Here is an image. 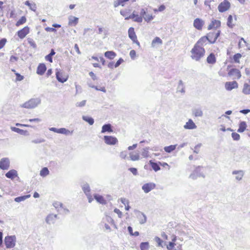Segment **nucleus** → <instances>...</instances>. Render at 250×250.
Returning a JSON list of instances; mask_svg holds the SVG:
<instances>
[{
	"mask_svg": "<svg viewBox=\"0 0 250 250\" xmlns=\"http://www.w3.org/2000/svg\"><path fill=\"white\" fill-rule=\"evenodd\" d=\"M191 58L196 61H199L205 55V50L202 46L195 44L191 50Z\"/></svg>",
	"mask_w": 250,
	"mask_h": 250,
	"instance_id": "1",
	"label": "nucleus"
},
{
	"mask_svg": "<svg viewBox=\"0 0 250 250\" xmlns=\"http://www.w3.org/2000/svg\"><path fill=\"white\" fill-rule=\"evenodd\" d=\"M41 103L40 98H31L28 101L21 104L20 106L27 109H33L37 107Z\"/></svg>",
	"mask_w": 250,
	"mask_h": 250,
	"instance_id": "2",
	"label": "nucleus"
},
{
	"mask_svg": "<svg viewBox=\"0 0 250 250\" xmlns=\"http://www.w3.org/2000/svg\"><path fill=\"white\" fill-rule=\"evenodd\" d=\"M202 167L200 166L197 167L194 171L190 174L189 177L193 180L196 179L198 177H203L205 178V174L201 171V168Z\"/></svg>",
	"mask_w": 250,
	"mask_h": 250,
	"instance_id": "3",
	"label": "nucleus"
},
{
	"mask_svg": "<svg viewBox=\"0 0 250 250\" xmlns=\"http://www.w3.org/2000/svg\"><path fill=\"white\" fill-rule=\"evenodd\" d=\"M15 236H8L5 238L4 243L6 247L8 249L12 248L15 246Z\"/></svg>",
	"mask_w": 250,
	"mask_h": 250,
	"instance_id": "4",
	"label": "nucleus"
},
{
	"mask_svg": "<svg viewBox=\"0 0 250 250\" xmlns=\"http://www.w3.org/2000/svg\"><path fill=\"white\" fill-rule=\"evenodd\" d=\"M230 7V2L227 0H224L219 4L218 7V9L220 12L222 13L227 11L229 9Z\"/></svg>",
	"mask_w": 250,
	"mask_h": 250,
	"instance_id": "5",
	"label": "nucleus"
},
{
	"mask_svg": "<svg viewBox=\"0 0 250 250\" xmlns=\"http://www.w3.org/2000/svg\"><path fill=\"white\" fill-rule=\"evenodd\" d=\"M56 75L57 80L62 83H63L67 81L68 79V76L65 75L62 72L60 71V69H56Z\"/></svg>",
	"mask_w": 250,
	"mask_h": 250,
	"instance_id": "6",
	"label": "nucleus"
},
{
	"mask_svg": "<svg viewBox=\"0 0 250 250\" xmlns=\"http://www.w3.org/2000/svg\"><path fill=\"white\" fill-rule=\"evenodd\" d=\"M156 187L155 184L153 183H148L145 184L142 187L145 193H147Z\"/></svg>",
	"mask_w": 250,
	"mask_h": 250,
	"instance_id": "7",
	"label": "nucleus"
},
{
	"mask_svg": "<svg viewBox=\"0 0 250 250\" xmlns=\"http://www.w3.org/2000/svg\"><path fill=\"white\" fill-rule=\"evenodd\" d=\"M104 142L108 145H114L118 142L117 139L111 136H104Z\"/></svg>",
	"mask_w": 250,
	"mask_h": 250,
	"instance_id": "8",
	"label": "nucleus"
},
{
	"mask_svg": "<svg viewBox=\"0 0 250 250\" xmlns=\"http://www.w3.org/2000/svg\"><path fill=\"white\" fill-rule=\"evenodd\" d=\"M10 166V161L8 158H3L0 161V168L3 170L8 169Z\"/></svg>",
	"mask_w": 250,
	"mask_h": 250,
	"instance_id": "9",
	"label": "nucleus"
},
{
	"mask_svg": "<svg viewBox=\"0 0 250 250\" xmlns=\"http://www.w3.org/2000/svg\"><path fill=\"white\" fill-rule=\"evenodd\" d=\"M225 88L228 91H231L233 89L238 87V83L236 81L228 82L225 83Z\"/></svg>",
	"mask_w": 250,
	"mask_h": 250,
	"instance_id": "10",
	"label": "nucleus"
},
{
	"mask_svg": "<svg viewBox=\"0 0 250 250\" xmlns=\"http://www.w3.org/2000/svg\"><path fill=\"white\" fill-rule=\"evenodd\" d=\"M228 74L230 76L234 77V79H239L241 77L240 71L238 69L235 68L230 69Z\"/></svg>",
	"mask_w": 250,
	"mask_h": 250,
	"instance_id": "11",
	"label": "nucleus"
},
{
	"mask_svg": "<svg viewBox=\"0 0 250 250\" xmlns=\"http://www.w3.org/2000/svg\"><path fill=\"white\" fill-rule=\"evenodd\" d=\"M204 24V21L201 19L196 18L194 20L193 22L194 27L197 29L200 30Z\"/></svg>",
	"mask_w": 250,
	"mask_h": 250,
	"instance_id": "12",
	"label": "nucleus"
},
{
	"mask_svg": "<svg viewBox=\"0 0 250 250\" xmlns=\"http://www.w3.org/2000/svg\"><path fill=\"white\" fill-rule=\"evenodd\" d=\"M29 32V28L28 26H25L22 29L17 32V34L20 39H23Z\"/></svg>",
	"mask_w": 250,
	"mask_h": 250,
	"instance_id": "13",
	"label": "nucleus"
},
{
	"mask_svg": "<svg viewBox=\"0 0 250 250\" xmlns=\"http://www.w3.org/2000/svg\"><path fill=\"white\" fill-rule=\"evenodd\" d=\"M220 34V31H218L217 32H210L208 33L209 37L210 38L209 43H214Z\"/></svg>",
	"mask_w": 250,
	"mask_h": 250,
	"instance_id": "14",
	"label": "nucleus"
},
{
	"mask_svg": "<svg viewBox=\"0 0 250 250\" xmlns=\"http://www.w3.org/2000/svg\"><path fill=\"white\" fill-rule=\"evenodd\" d=\"M210 38L209 37V35L208 36H204L201 38L196 43V45H197L199 46H202L205 44H206V42L208 41L209 42Z\"/></svg>",
	"mask_w": 250,
	"mask_h": 250,
	"instance_id": "15",
	"label": "nucleus"
},
{
	"mask_svg": "<svg viewBox=\"0 0 250 250\" xmlns=\"http://www.w3.org/2000/svg\"><path fill=\"white\" fill-rule=\"evenodd\" d=\"M137 217L139 220V223L140 224H144L146 221V215L141 211H138Z\"/></svg>",
	"mask_w": 250,
	"mask_h": 250,
	"instance_id": "16",
	"label": "nucleus"
},
{
	"mask_svg": "<svg viewBox=\"0 0 250 250\" xmlns=\"http://www.w3.org/2000/svg\"><path fill=\"white\" fill-rule=\"evenodd\" d=\"M233 175H236L235 179L238 181H240L242 179L244 175V172L243 170H233L232 172Z\"/></svg>",
	"mask_w": 250,
	"mask_h": 250,
	"instance_id": "17",
	"label": "nucleus"
},
{
	"mask_svg": "<svg viewBox=\"0 0 250 250\" xmlns=\"http://www.w3.org/2000/svg\"><path fill=\"white\" fill-rule=\"evenodd\" d=\"M184 128L193 129L197 127V126L191 119H189L184 126Z\"/></svg>",
	"mask_w": 250,
	"mask_h": 250,
	"instance_id": "18",
	"label": "nucleus"
},
{
	"mask_svg": "<svg viewBox=\"0 0 250 250\" xmlns=\"http://www.w3.org/2000/svg\"><path fill=\"white\" fill-rule=\"evenodd\" d=\"M5 176L12 180L14 179L18 176L17 171L15 169H11L5 174Z\"/></svg>",
	"mask_w": 250,
	"mask_h": 250,
	"instance_id": "19",
	"label": "nucleus"
},
{
	"mask_svg": "<svg viewBox=\"0 0 250 250\" xmlns=\"http://www.w3.org/2000/svg\"><path fill=\"white\" fill-rule=\"evenodd\" d=\"M46 70V67L44 63H40L37 68V73L42 75Z\"/></svg>",
	"mask_w": 250,
	"mask_h": 250,
	"instance_id": "20",
	"label": "nucleus"
},
{
	"mask_svg": "<svg viewBox=\"0 0 250 250\" xmlns=\"http://www.w3.org/2000/svg\"><path fill=\"white\" fill-rule=\"evenodd\" d=\"M106 132H112V125L110 124H105L102 126L101 132L104 133Z\"/></svg>",
	"mask_w": 250,
	"mask_h": 250,
	"instance_id": "21",
	"label": "nucleus"
},
{
	"mask_svg": "<svg viewBox=\"0 0 250 250\" xmlns=\"http://www.w3.org/2000/svg\"><path fill=\"white\" fill-rule=\"evenodd\" d=\"M128 37L132 41H134L137 39V36L133 27H130L128 30Z\"/></svg>",
	"mask_w": 250,
	"mask_h": 250,
	"instance_id": "22",
	"label": "nucleus"
},
{
	"mask_svg": "<svg viewBox=\"0 0 250 250\" xmlns=\"http://www.w3.org/2000/svg\"><path fill=\"white\" fill-rule=\"evenodd\" d=\"M129 0H116L114 1L113 5L114 7H117L120 5L124 6L126 2L128 1Z\"/></svg>",
	"mask_w": 250,
	"mask_h": 250,
	"instance_id": "23",
	"label": "nucleus"
},
{
	"mask_svg": "<svg viewBox=\"0 0 250 250\" xmlns=\"http://www.w3.org/2000/svg\"><path fill=\"white\" fill-rule=\"evenodd\" d=\"M68 24L69 25H72L73 24L75 26L78 23L79 19L77 17L70 16L68 18Z\"/></svg>",
	"mask_w": 250,
	"mask_h": 250,
	"instance_id": "24",
	"label": "nucleus"
},
{
	"mask_svg": "<svg viewBox=\"0 0 250 250\" xmlns=\"http://www.w3.org/2000/svg\"><path fill=\"white\" fill-rule=\"evenodd\" d=\"M129 154L130 160L133 161H138L140 159V155L138 153H134L133 152H131Z\"/></svg>",
	"mask_w": 250,
	"mask_h": 250,
	"instance_id": "25",
	"label": "nucleus"
},
{
	"mask_svg": "<svg viewBox=\"0 0 250 250\" xmlns=\"http://www.w3.org/2000/svg\"><path fill=\"white\" fill-rule=\"evenodd\" d=\"M116 56V54L112 51H108L104 53V56L110 60L113 59Z\"/></svg>",
	"mask_w": 250,
	"mask_h": 250,
	"instance_id": "26",
	"label": "nucleus"
},
{
	"mask_svg": "<svg viewBox=\"0 0 250 250\" xmlns=\"http://www.w3.org/2000/svg\"><path fill=\"white\" fill-rule=\"evenodd\" d=\"M207 61L210 64H214L216 62V58L213 53H210L207 57Z\"/></svg>",
	"mask_w": 250,
	"mask_h": 250,
	"instance_id": "27",
	"label": "nucleus"
},
{
	"mask_svg": "<svg viewBox=\"0 0 250 250\" xmlns=\"http://www.w3.org/2000/svg\"><path fill=\"white\" fill-rule=\"evenodd\" d=\"M30 196L31 195L30 194H28V195H23V196L16 197L14 199V201L16 202L19 203L21 201H24L25 200H26L27 198H29L30 197Z\"/></svg>",
	"mask_w": 250,
	"mask_h": 250,
	"instance_id": "28",
	"label": "nucleus"
},
{
	"mask_svg": "<svg viewBox=\"0 0 250 250\" xmlns=\"http://www.w3.org/2000/svg\"><path fill=\"white\" fill-rule=\"evenodd\" d=\"M247 125L245 122L242 121L240 122L239 126V128L237 131L239 133L243 132L246 129Z\"/></svg>",
	"mask_w": 250,
	"mask_h": 250,
	"instance_id": "29",
	"label": "nucleus"
},
{
	"mask_svg": "<svg viewBox=\"0 0 250 250\" xmlns=\"http://www.w3.org/2000/svg\"><path fill=\"white\" fill-rule=\"evenodd\" d=\"M11 129L15 132H17L21 135H25L27 132L26 130H24L16 127H11Z\"/></svg>",
	"mask_w": 250,
	"mask_h": 250,
	"instance_id": "30",
	"label": "nucleus"
},
{
	"mask_svg": "<svg viewBox=\"0 0 250 250\" xmlns=\"http://www.w3.org/2000/svg\"><path fill=\"white\" fill-rule=\"evenodd\" d=\"M177 91L183 93L185 92V86L182 80H180L179 82V84L177 87Z\"/></svg>",
	"mask_w": 250,
	"mask_h": 250,
	"instance_id": "31",
	"label": "nucleus"
},
{
	"mask_svg": "<svg viewBox=\"0 0 250 250\" xmlns=\"http://www.w3.org/2000/svg\"><path fill=\"white\" fill-rule=\"evenodd\" d=\"M45 221L48 224H54L55 223V219L53 214L48 215L46 218Z\"/></svg>",
	"mask_w": 250,
	"mask_h": 250,
	"instance_id": "32",
	"label": "nucleus"
},
{
	"mask_svg": "<svg viewBox=\"0 0 250 250\" xmlns=\"http://www.w3.org/2000/svg\"><path fill=\"white\" fill-rule=\"evenodd\" d=\"M149 163L155 171H157L160 169V167L157 163L152 162V160H150Z\"/></svg>",
	"mask_w": 250,
	"mask_h": 250,
	"instance_id": "33",
	"label": "nucleus"
},
{
	"mask_svg": "<svg viewBox=\"0 0 250 250\" xmlns=\"http://www.w3.org/2000/svg\"><path fill=\"white\" fill-rule=\"evenodd\" d=\"M94 198L96 200V201L102 204H105V201L104 198V197L99 195L95 194L94 195Z\"/></svg>",
	"mask_w": 250,
	"mask_h": 250,
	"instance_id": "34",
	"label": "nucleus"
},
{
	"mask_svg": "<svg viewBox=\"0 0 250 250\" xmlns=\"http://www.w3.org/2000/svg\"><path fill=\"white\" fill-rule=\"evenodd\" d=\"M82 119L85 122H87L90 125H92L94 124V119L90 117L83 116Z\"/></svg>",
	"mask_w": 250,
	"mask_h": 250,
	"instance_id": "35",
	"label": "nucleus"
},
{
	"mask_svg": "<svg viewBox=\"0 0 250 250\" xmlns=\"http://www.w3.org/2000/svg\"><path fill=\"white\" fill-rule=\"evenodd\" d=\"M24 4H25V5L29 6V8L31 10H32L33 11H36L37 7H36V5L35 3H30V2L29 1L27 0L25 2Z\"/></svg>",
	"mask_w": 250,
	"mask_h": 250,
	"instance_id": "36",
	"label": "nucleus"
},
{
	"mask_svg": "<svg viewBox=\"0 0 250 250\" xmlns=\"http://www.w3.org/2000/svg\"><path fill=\"white\" fill-rule=\"evenodd\" d=\"M176 145H170L164 147V150L167 153H170L172 151L175 149Z\"/></svg>",
	"mask_w": 250,
	"mask_h": 250,
	"instance_id": "37",
	"label": "nucleus"
},
{
	"mask_svg": "<svg viewBox=\"0 0 250 250\" xmlns=\"http://www.w3.org/2000/svg\"><path fill=\"white\" fill-rule=\"evenodd\" d=\"M141 250H147L149 248V243L142 242L140 245Z\"/></svg>",
	"mask_w": 250,
	"mask_h": 250,
	"instance_id": "38",
	"label": "nucleus"
},
{
	"mask_svg": "<svg viewBox=\"0 0 250 250\" xmlns=\"http://www.w3.org/2000/svg\"><path fill=\"white\" fill-rule=\"evenodd\" d=\"M193 113L195 117H202L203 114L202 110L199 108L194 109Z\"/></svg>",
	"mask_w": 250,
	"mask_h": 250,
	"instance_id": "39",
	"label": "nucleus"
},
{
	"mask_svg": "<svg viewBox=\"0 0 250 250\" xmlns=\"http://www.w3.org/2000/svg\"><path fill=\"white\" fill-rule=\"evenodd\" d=\"M83 190L84 192V193L86 195V196H88V194H90V187L88 184H85L83 185Z\"/></svg>",
	"mask_w": 250,
	"mask_h": 250,
	"instance_id": "40",
	"label": "nucleus"
},
{
	"mask_svg": "<svg viewBox=\"0 0 250 250\" xmlns=\"http://www.w3.org/2000/svg\"><path fill=\"white\" fill-rule=\"evenodd\" d=\"M49 173V171L48 169L45 167L42 168V169L40 171V175L42 177H45L48 175Z\"/></svg>",
	"mask_w": 250,
	"mask_h": 250,
	"instance_id": "41",
	"label": "nucleus"
},
{
	"mask_svg": "<svg viewBox=\"0 0 250 250\" xmlns=\"http://www.w3.org/2000/svg\"><path fill=\"white\" fill-rule=\"evenodd\" d=\"M58 211L59 212L60 214H67L69 212V209L64 208L63 206L60 208V209H58Z\"/></svg>",
	"mask_w": 250,
	"mask_h": 250,
	"instance_id": "42",
	"label": "nucleus"
},
{
	"mask_svg": "<svg viewBox=\"0 0 250 250\" xmlns=\"http://www.w3.org/2000/svg\"><path fill=\"white\" fill-rule=\"evenodd\" d=\"M26 21V19L24 16H22L21 18L16 23V25L18 26L24 23H25Z\"/></svg>",
	"mask_w": 250,
	"mask_h": 250,
	"instance_id": "43",
	"label": "nucleus"
},
{
	"mask_svg": "<svg viewBox=\"0 0 250 250\" xmlns=\"http://www.w3.org/2000/svg\"><path fill=\"white\" fill-rule=\"evenodd\" d=\"M155 43L162 44V40L158 37H155L153 39V40L152 41V45L153 46L154 44Z\"/></svg>",
	"mask_w": 250,
	"mask_h": 250,
	"instance_id": "44",
	"label": "nucleus"
},
{
	"mask_svg": "<svg viewBox=\"0 0 250 250\" xmlns=\"http://www.w3.org/2000/svg\"><path fill=\"white\" fill-rule=\"evenodd\" d=\"M70 133V131L68 129H66L65 128H59V131H58V133L63 134L65 135H67Z\"/></svg>",
	"mask_w": 250,
	"mask_h": 250,
	"instance_id": "45",
	"label": "nucleus"
},
{
	"mask_svg": "<svg viewBox=\"0 0 250 250\" xmlns=\"http://www.w3.org/2000/svg\"><path fill=\"white\" fill-rule=\"evenodd\" d=\"M88 85L90 87H91L92 88H94L98 91H102L104 93L106 92V89L104 87H101L100 88H98V86L92 85H90V84H88Z\"/></svg>",
	"mask_w": 250,
	"mask_h": 250,
	"instance_id": "46",
	"label": "nucleus"
},
{
	"mask_svg": "<svg viewBox=\"0 0 250 250\" xmlns=\"http://www.w3.org/2000/svg\"><path fill=\"white\" fill-rule=\"evenodd\" d=\"M143 18L145 21L148 22L153 19V17L151 15L146 14Z\"/></svg>",
	"mask_w": 250,
	"mask_h": 250,
	"instance_id": "47",
	"label": "nucleus"
},
{
	"mask_svg": "<svg viewBox=\"0 0 250 250\" xmlns=\"http://www.w3.org/2000/svg\"><path fill=\"white\" fill-rule=\"evenodd\" d=\"M242 57V55L240 53H237L233 56L234 61L236 62H239V59Z\"/></svg>",
	"mask_w": 250,
	"mask_h": 250,
	"instance_id": "48",
	"label": "nucleus"
},
{
	"mask_svg": "<svg viewBox=\"0 0 250 250\" xmlns=\"http://www.w3.org/2000/svg\"><path fill=\"white\" fill-rule=\"evenodd\" d=\"M45 140L43 138H38L36 139L33 140L32 143L34 144H40L45 142Z\"/></svg>",
	"mask_w": 250,
	"mask_h": 250,
	"instance_id": "49",
	"label": "nucleus"
},
{
	"mask_svg": "<svg viewBox=\"0 0 250 250\" xmlns=\"http://www.w3.org/2000/svg\"><path fill=\"white\" fill-rule=\"evenodd\" d=\"M53 205L58 210V209H60L62 207L63 204L60 202H55L53 204Z\"/></svg>",
	"mask_w": 250,
	"mask_h": 250,
	"instance_id": "50",
	"label": "nucleus"
},
{
	"mask_svg": "<svg viewBox=\"0 0 250 250\" xmlns=\"http://www.w3.org/2000/svg\"><path fill=\"white\" fill-rule=\"evenodd\" d=\"M232 16L229 15L228 18L227 25L229 27H232L233 24H232Z\"/></svg>",
	"mask_w": 250,
	"mask_h": 250,
	"instance_id": "51",
	"label": "nucleus"
},
{
	"mask_svg": "<svg viewBox=\"0 0 250 250\" xmlns=\"http://www.w3.org/2000/svg\"><path fill=\"white\" fill-rule=\"evenodd\" d=\"M134 21L137 22H142L143 21V18L142 16H140L138 14H136L135 17L134 19Z\"/></svg>",
	"mask_w": 250,
	"mask_h": 250,
	"instance_id": "52",
	"label": "nucleus"
},
{
	"mask_svg": "<svg viewBox=\"0 0 250 250\" xmlns=\"http://www.w3.org/2000/svg\"><path fill=\"white\" fill-rule=\"evenodd\" d=\"M231 136L233 139L235 141H238L240 138L239 134L236 132L232 133Z\"/></svg>",
	"mask_w": 250,
	"mask_h": 250,
	"instance_id": "53",
	"label": "nucleus"
},
{
	"mask_svg": "<svg viewBox=\"0 0 250 250\" xmlns=\"http://www.w3.org/2000/svg\"><path fill=\"white\" fill-rule=\"evenodd\" d=\"M212 24H213L214 28H217L221 25V22L218 20H214L212 21Z\"/></svg>",
	"mask_w": 250,
	"mask_h": 250,
	"instance_id": "54",
	"label": "nucleus"
},
{
	"mask_svg": "<svg viewBox=\"0 0 250 250\" xmlns=\"http://www.w3.org/2000/svg\"><path fill=\"white\" fill-rule=\"evenodd\" d=\"M127 155V152L126 151H122L120 154V157L121 158L125 159L126 158Z\"/></svg>",
	"mask_w": 250,
	"mask_h": 250,
	"instance_id": "55",
	"label": "nucleus"
},
{
	"mask_svg": "<svg viewBox=\"0 0 250 250\" xmlns=\"http://www.w3.org/2000/svg\"><path fill=\"white\" fill-rule=\"evenodd\" d=\"M15 75L16 76V81H21L24 78L23 76L21 75L20 74L18 73H15Z\"/></svg>",
	"mask_w": 250,
	"mask_h": 250,
	"instance_id": "56",
	"label": "nucleus"
},
{
	"mask_svg": "<svg viewBox=\"0 0 250 250\" xmlns=\"http://www.w3.org/2000/svg\"><path fill=\"white\" fill-rule=\"evenodd\" d=\"M6 39L3 38L0 40V49H1L5 44L6 42Z\"/></svg>",
	"mask_w": 250,
	"mask_h": 250,
	"instance_id": "57",
	"label": "nucleus"
},
{
	"mask_svg": "<svg viewBox=\"0 0 250 250\" xmlns=\"http://www.w3.org/2000/svg\"><path fill=\"white\" fill-rule=\"evenodd\" d=\"M86 100H83L81 102L77 103L76 104V106L83 107L85 105Z\"/></svg>",
	"mask_w": 250,
	"mask_h": 250,
	"instance_id": "58",
	"label": "nucleus"
},
{
	"mask_svg": "<svg viewBox=\"0 0 250 250\" xmlns=\"http://www.w3.org/2000/svg\"><path fill=\"white\" fill-rule=\"evenodd\" d=\"M129 170L134 175L138 174L137 169L136 168L131 167L129 168Z\"/></svg>",
	"mask_w": 250,
	"mask_h": 250,
	"instance_id": "59",
	"label": "nucleus"
},
{
	"mask_svg": "<svg viewBox=\"0 0 250 250\" xmlns=\"http://www.w3.org/2000/svg\"><path fill=\"white\" fill-rule=\"evenodd\" d=\"M123 62V59L122 58H120L115 64V67H118Z\"/></svg>",
	"mask_w": 250,
	"mask_h": 250,
	"instance_id": "60",
	"label": "nucleus"
},
{
	"mask_svg": "<svg viewBox=\"0 0 250 250\" xmlns=\"http://www.w3.org/2000/svg\"><path fill=\"white\" fill-rule=\"evenodd\" d=\"M147 9L145 8H142L140 13V16H142L143 18L146 14V10Z\"/></svg>",
	"mask_w": 250,
	"mask_h": 250,
	"instance_id": "61",
	"label": "nucleus"
},
{
	"mask_svg": "<svg viewBox=\"0 0 250 250\" xmlns=\"http://www.w3.org/2000/svg\"><path fill=\"white\" fill-rule=\"evenodd\" d=\"M141 155L144 158H147L149 156V152L146 151L144 149H143Z\"/></svg>",
	"mask_w": 250,
	"mask_h": 250,
	"instance_id": "62",
	"label": "nucleus"
},
{
	"mask_svg": "<svg viewBox=\"0 0 250 250\" xmlns=\"http://www.w3.org/2000/svg\"><path fill=\"white\" fill-rule=\"evenodd\" d=\"M45 31L47 32H56L57 31L56 29L53 27H47L45 28Z\"/></svg>",
	"mask_w": 250,
	"mask_h": 250,
	"instance_id": "63",
	"label": "nucleus"
},
{
	"mask_svg": "<svg viewBox=\"0 0 250 250\" xmlns=\"http://www.w3.org/2000/svg\"><path fill=\"white\" fill-rule=\"evenodd\" d=\"M28 43L29 44L33 47V48H35L37 47L36 44L35 42L33 41V40L30 39L28 40Z\"/></svg>",
	"mask_w": 250,
	"mask_h": 250,
	"instance_id": "64",
	"label": "nucleus"
}]
</instances>
